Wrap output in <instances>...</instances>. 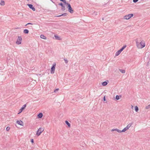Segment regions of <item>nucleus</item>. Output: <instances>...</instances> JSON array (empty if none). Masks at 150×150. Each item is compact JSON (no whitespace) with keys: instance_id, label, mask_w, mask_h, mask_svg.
Listing matches in <instances>:
<instances>
[{"instance_id":"f704fd0d","label":"nucleus","mask_w":150,"mask_h":150,"mask_svg":"<svg viewBox=\"0 0 150 150\" xmlns=\"http://www.w3.org/2000/svg\"><path fill=\"white\" fill-rule=\"evenodd\" d=\"M31 142L33 143H34V140L33 139H31Z\"/></svg>"},{"instance_id":"39448f33","label":"nucleus","mask_w":150,"mask_h":150,"mask_svg":"<svg viewBox=\"0 0 150 150\" xmlns=\"http://www.w3.org/2000/svg\"><path fill=\"white\" fill-rule=\"evenodd\" d=\"M56 63H54L53 64L51 68V74H53L54 73L55 69V67L56 66Z\"/></svg>"},{"instance_id":"473e14b6","label":"nucleus","mask_w":150,"mask_h":150,"mask_svg":"<svg viewBox=\"0 0 150 150\" xmlns=\"http://www.w3.org/2000/svg\"><path fill=\"white\" fill-rule=\"evenodd\" d=\"M33 25V23H28L27 24L25 25V26H26L27 25Z\"/></svg>"},{"instance_id":"72a5a7b5","label":"nucleus","mask_w":150,"mask_h":150,"mask_svg":"<svg viewBox=\"0 0 150 150\" xmlns=\"http://www.w3.org/2000/svg\"><path fill=\"white\" fill-rule=\"evenodd\" d=\"M59 90V88H57L54 91V92H56L58 91Z\"/></svg>"},{"instance_id":"f257e3e1","label":"nucleus","mask_w":150,"mask_h":150,"mask_svg":"<svg viewBox=\"0 0 150 150\" xmlns=\"http://www.w3.org/2000/svg\"><path fill=\"white\" fill-rule=\"evenodd\" d=\"M126 47V45H124L120 50L116 52L115 55L116 56H118Z\"/></svg>"},{"instance_id":"cd10ccee","label":"nucleus","mask_w":150,"mask_h":150,"mask_svg":"<svg viewBox=\"0 0 150 150\" xmlns=\"http://www.w3.org/2000/svg\"><path fill=\"white\" fill-rule=\"evenodd\" d=\"M146 109H149L150 108V104L146 107Z\"/></svg>"},{"instance_id":"f3484780","label":"nucleus","mask_w":150,"mask_h":150,"mask_svg":"<svg viewBox=\"0 0 150 150\" xmlns=\"http://www.w3.org/2000/svg\"><path fill=\"white\" fill-rule=\"evenodd\" d=\"M40 37L41 38L44 39H46L47 38L43 35H40Z\"/></svg>"},{"instance_id":"7c9ffc66","label":"nucleus","mask_w":150,"mask_h":150,"mask_svg":"<svg viewBox=\"0 0 150 150\" xmlns=\"http://www.w3.org/2000/svg\"><path fill=\"white\" fill-rule=\"evenodd\" d=\"M64 60L65 61V62L66 63V64H67L68 63V61L65 58H64Z\"/></svg>"},{"instance_id":"9b49d317","label":"nucleus","mask_w":150,"mask_h":150,"mask_svg":"<svg viewBox=\"0 0 150 150\" xmlns=\"http://www.w3.org/2000/svg\"><path fill=\"white\" fill-rule=\"evenodd\" d=\"M43 116V114L42 113H40L37 115V117L38 118H41Z\"/></svg>"},{"instance_id":"7ed1b4c3","label":"nucleus","mask_w":150,"mask_h":150,"mask_svg":"<svg viewBox=\"0 0 150 150\" xmlns=\"http://www.w3.org/2000/svg\"><path fill=\"white\" fill-rule=\"evenodd\" d=\"M134 15L132 13L130 14H129L124 16V19L126 20H128L131 17H133Z\"/></svg>"},{"instance_id":"aec40b11","label":"nucleus","mask_w":150,"mask_h":150,"mask_svg":"<svg viewBox=\"0 0 150 150\" xmlns=\"http://www.w3.org/2000/svg\"><path fill=\"white\" fill-rule=\"evenodd\" d=\"M65 123L68 125L69 127H70L71 125L67 121H65Z\"/></svg>"},{"instance_id":"393cba45","label":"nucleus","mask_w":150,"mask_h":150,"mask_svg":"<svg viewBox=\"0 0 150 150\" xmlns=\"http://www.w3.org/2000/svg\"><path fill=\"white\" fill-rule=\"evenodd\" d=\"M135 109L136 112H137L139 110V108L137 106L135 107Z\"/></svg>"},{"instance_id":"ddd939ff","label":"nucleus","mask_w":150,"mask_h":150,"mask_svg":"<svg viewBox=\"0 0 150 150\" xmlns=\"http://www.w3.org/2000/svg\"><path fill=\"white\" fill-rule=\"evenodd\" d=\"M68 11L70 12L71 13H74V11L72 9V8H69L68 9Z\"/></svg>"},{"instance_id":"c9c22d12","label":"nucleus","mask_w":150,"mask_h":150,"mask_svg":"<svg viewBox=\"0 0 150 150\" xmlns=\"http://www.w3.org/2000/svg\"><path fill=\"white\" fill-rule=\"evenodd\" d=\"M103 100L104 101H105L106 100V98L105 96H104L103 98Z\"/></svg>"},{"instance_id":"a878e982","label":"nucleus","mask_w":150,"mask_h":150,"mask_svg":"<svg viewBox=\"0 0 150 150\" xmlns=\"http://www.w3.org/2000/svg\"><path fill=\"white\" fill-rule=\"evenodd\" d=\"M120 97H119V96L118 95H116V97H115V99L117 100H118L119 99H120Z\"/></svg>"},{"instance_id":"f03ea898","label":"nucleus","mask_w":150,"mask_h":150,"mask_svg":"<svg viewBox=\"0 0 150 150\" xmlns=\"http://www.w3.org/2000/svg\"><path fill=\"white\" fill-rule=\"evenodd\" d=\"M44 130V128L42 127L39 128L36 132V135L38 136H39Z\"/></svg>"},{"instance_id":"5701e85b","label":"nucleus","mask_w":150,"mask_h":150,"mask_svg":"<svg viewBox=\"0 0 150 150\" xmlns=\"http://www.w3.org/2000/svg\"><path fill=\"white\" fill-rule=\"evenodd\" d=\"M119 70L123 74L125 73V70L119 69Z\"/></svg>"},{"instance_id":"58836bf2","label":"nucleus","mask_w":150,"mask_h":150,"mask_svg":"<svg viewBox=\"0 0 150 150\" xmlns=\"http://www.w3.org/2000/svg\"><path fill=\"white\" fill-rule=\"evenodd\" d=\"M18 28H15V29H18Z\"/></svg>"},{"instance_id":"f8f14e48","label":"nucleus","mask_w":150,"mask_h":150,"mask_svg":"<svg viewBox=\"0 0 150 150\" xmlns=\"http://www.w3.org/2000/svg\"><path fill=\"white\" fill-rule=\"evenodd\" d=\"M136 44L137 46V47H138L139 48H140V43H139L138 42V40H136Z\"/></svg>"},{"instance_id":"4c0bfd02","label":"nucleus","mask_w":150,"mask_h":150,"mask_svg":"<svg viewBox=\"0 0 150 150\" xmlns=\"http://www.w3.org/2000/svg\"><path fill=\"white\" fill-rule=\"evenodd\" d=\"M52 3L54 4H55V3L53 2V1L52 0H50Z\"/></svg>"},{"instance_id":"412c9836","label":"nucleus","mask_w":150,"mask_h":150,"mask_svg":"<svg viewBox=\"0 0 150 150\" xmlns=\"http://www.w3.org/2000/svg\"><path fill=\"white\" fill-rule=\"evenodd\" d=\"M54 37L55 38V39L58 40H60V38L57 35H55Z\"/></svg>"},{"instance_id":"c85d7f7f","label":"nucleus","mask_w":150,"mask_h":150,"mask_svg":"<svg viewBox=\"0 0 150 150\" xmlns=\"http://www.w3.org/2000/svg\"><path fill=\"white\" fill-rule=\"evenodd\" d=\"M60 1H62L65 4H66V0H59Z\"/></svg>"},{"instance_id":"6ab92c4d","label":"nucleus","mask_w":150,"mask_h":150,"mask_svg":"<svg viewBox=\"0 0 150 150\" xmlns=\"http://www.w3.org/2000/svg\"><path fill=\"white\" fill-rule=\"evenodd\" d=\"M108 82H106V81H104V82H102V85L103 86H105L106 85L108 84Z\"/></svg>"},{"instance_id":"20e7f679","label":"nucleus","mask_w":150,"mask_h":150,"mask_svg":"<svg viewBox=\"0 0 150 150\" xmlns=\"http://www.w3.org/2000/svg\"><path fill=\"white\" fill-rule=\"evenodd\" d=\"M22 38L21 36H18L16 42V43L17 45L21 44V43Z\"/></svg>"},{"instance_id":"e433bc0d","label":"nucleus","mask_w":150,"mask_h":150,"mask_svg":"<svg viewBox=\"0 0 150 150\" xmlns=\"http://www.w3.org/2000/svg\"><path fill=\"white\" fill-rule=\"evenodd\" d=\"M115 131V129H113L111 130L112 131Z\"/></svg>"},{"instance_id":"2eb2a0df","label":"nucleus","mask_w":150,"mask_h":150,"mask_svg":"<svg viewBox=\"0 0 150 150\" xmlns=\"http://www.w3.org/2000/svg\"><path fill=\"white\" fill-rule=\"evenodd\" d=\"M67 13H63L61 15H58V16H57V17H61L62 16H67Z\"/></svg>"},{"instance_id":"1a4fd4ad","label":"nucleus","mask_w":150,"mask_h":150,"mask_svg":"<svg viewBox=\"0 0 150 150\" xmlns=\"http://www.w3.org/2000/svg\"><path fill=\"white\" fill-rule=\"evenodd\" d=\"M140 44L141 45V47H140L141 48H143L145 46V43L144 41H142L140 42Z\"/></svg>"},{"instance_id":"2f4dec72","label":"nucleus","mask_w":150,"mask_h":150,"mask_svg":"<svg viewBox=\"0 0 150 150\" xmlns=\"http://www.w3.org/2000/svg\"><path fill=\"white\" fill-rule=\"evenodd\" d=\"M138 0H133V1L134 3H135L137 2L138 1Z\"/></svg>"},{"instance_id":"9d476101","label":"nucleus","mask_w":150,"mask_h":150,"mask_svg":"<svg viewBox=\"0 0 150 150\" xmlns=\"http://www.w3.org/2000/svg\"><path fill=\"white\" fill-rule=\"evenodd\" d=\"M16 123L18 124L19 125H23V121H22L21 120H20V121L17 120L16 121Z\"/></svg>"},{"instance_id":"0eeeda50","label":"nucleus","mask_w":150,"mask_h":150,"mask_svg":"<svg viewBox=\"0 0 150 150\" xmlns=\"http://www.w3.org/2000/svg\"><path fill=\"white\" fill-rule=\"evenodd\" d=\"M59 5L62 6L61 10L62 11H64L65 9V7L64 5L62 3H59Z\"/></svg>"},{"instance_id":"dca6fc26","label":"nucleus","mask_w":150,"mask_h":150,"mask_svg":"<svg viewBox=\"0 0 150 150\" xmlns=\"http://www.w3.org/2000/svg\"><path fill=\"white\" fill-rule=\"evenodd\" d=\"M0 4L2 6H4L5 5V2L4 1L1 0L0 2Z\"/></svg>"},{"instance_id":"423d86ee","label":"nucleus","mask_w":150,"mask_h":150,"mask_svg":"<svg viewBox=\"0 0 150 150\" xmlns=\"http://www.w3.org/2000/svg\"><path fill=\"white\" fill-rule=\"evenodd\" d=\"M26 107V104H25L23 105V106L19 110V112L18 113V114H19L20 113H21L23 110Z\"/></svg>"},{"instance_id":"c756f323","label":"nucleus","mask_w":150,"mask_h":150,"mask_svg":"<svg viewBox=\"0 0 150 150\" xmlns=\"http://www.w3.org/2000/svg\"><path fill=\"white\" fill-rule=\"evenodd\" d=\"M10 129V127H7L6 128V130L7 131H9Z\"/></svg>"},{"instance_id":"bb28decb","label":"nucleus","mask_w":150,"mask_h":150,"mask_svg":"<svg viewBox=\"0 0 150 150\" xmlns=\"http://www.w3.org/2000/svg\"><path fill=\"white\" fill-rule=\"evenodd\" d=\"M115 131H117V132H118L119 133L121 132V130H119V129H115Z\"/></svg>"},{"instance_id":"6e6552de","label":"nucleus","mask_w":150,"mask_h":150,"mask_svg":"<svg viewBox=\"0 0 150 150\" xmlns=\"http://www.w3.org/2000/svg\"><path fill=\"white\" fill-rule=\"evenodd\" d=\"M27 5L30 9H32L33 11H35V9L32 4H28Z\"/></svg>"},{"instance_id":"b1692460","label":"nucleus","mask_w":150,"mask_h":150,"mask_svg":"<svg viewBox=\"0 0 150 150\" xmlns=\"http://www.w3.org/2000/svg\"><path fill=\"white\" fill-rule=\"evenodd\" d=\"M127 129L125 127L122 130H121V132H125Z\"/></svg>"},{"instance_id":"4be33fe9","label":"nucleus","mask_w":150,"mask_h":150,"mask_svg":"<svg viewBox=\"0 0 150 150\" xmlns=\"http://www.w3.org/2000/svg\"><path fill=\"white\" fill-rule=\"evenodd\" d=\"M132 123H130L129 124H128L127 126L126 127V128H127V129H129L130 127L132 125Z\"/></svg>"},{"instance_id":"4468645a","label":"nucleus","mask_w":150,"mask_h":150,"mask_svg":"<svg viewBox=\"0 0 150 150\" xmlns=\"http://www.w3.org/2000/svg\"><path fill=\"white\" fill-rule=\"evenodd\" d=\"M29 31L27 29H24L23 30V33L25 34H28V33Z\"/></svg>"},{"instance_id":"a211bd4d","label":"nucleus","mask_w":150,"mask_h":150,"mask_svg":"<svg viewBox=\"0 0 150 150\" xmlns=\"http://www.w3.org/2000/svg\"><path fill=\"white\" fill-rule=\"evenodd\" d=\"M67 4V8L68 9L71 7L70 4L69 3L67 2L66 4Z\"/></svg>"}]
</instances>
